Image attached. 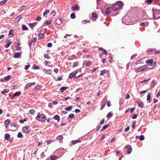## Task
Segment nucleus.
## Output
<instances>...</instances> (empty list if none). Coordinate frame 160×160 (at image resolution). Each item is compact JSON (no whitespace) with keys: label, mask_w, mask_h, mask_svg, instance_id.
<instances>
[{"label":"nucleus","mask_w":160,"mask_h":160,"mask_svg":"<svg viewBox=\"0 0 160 160\" xmlns=\"http://www.w3.org/2000/svg\"><path fill=\"white\" fill-rule=\"evenodd\" d=\"M22 29L23 30L27 31L28 30L27 26L24 24H23L22 26Z\"/></svg>","instance_id":"23"},{"label":"nucleus","mask_w":160,"mask_h":160,"mask_svg":"<svg viewBox=\"0 0 160 160\" xmlns=\"http://www.w3.org/2000/svg\"><path fill=\"white\" fill-rule=\"evenodd\" d=\"M10 123V121L8 119L6 120L5 122V125L6 128L7 127V126Z\"/></svg>","instance_id":"30"},{"label":"nucleus","mask_w":160,"mask_h":160,"mask_svg":"<svg viewBox=\"0 0 160 160\" xmlns=\"http://www.w3.org/2000/svg\"><path fill=\"white\" fill-rule=\"evenodd\" d=\"M139 138L140 141H142L144 140L145 138L144 136L143 135H140L139 137Z\"/></svg>","instance_id":"40"},{"label":"nucleus","mask_w":160,"mask_h":160,"mask_svg":"<svg viewBox=\"0 0 160 160\" xmlns=\"http://www.w3.org/2000/svg\"><path fill=\"white\" fill-rule=\"evenodd\" d=\"M108 126H109L108 124L102 127V128L101 130V131H103L105 130L108 127Z\"/></svg>","instance_id":"33"},{"label":"nucleus","mask_w":160,"mask_h":160,"mask_svg":"<svg viewBox=\"0 0 160 160\" xmlns=\"http://www.w3.org/2000/svg\"><path fill=\"white\" fill-rule=\"evenodd\" d=\"M17 137L18 138H22L23 135L21 132H19L17 135Z\"/></svg>","instance_id":"42"},{"label":"nucleus","mask_w":160,"mask_h":160,"mask_svg":"<svg viewBox=\"0 0 160 160\" xmlns=\"http://www.w3.org/2000/svg\"><path fill=\"white\" fill-rule=\"evenodd\" d=\"M49 12V11L48 9L46 10L43 13V16H44L45 15H47Z\"/></svg>","instance_id":"38"},{"label":"nucleus","mask_w":160,"mask_h":160,"mask_svg":"<svg viewBox=\"0 0 160 160\" xmlns=\"http://www.w3.org/2000/svg\"><path fill=\"white\" fill-rule=\"evenodd\" d=\"M11 78V76L10 75H8L7 76L4 77V79L6 81H8Z\"/></svg>","instance_id":"37"},{"label":"nucleus","mask_w":160,"mask_h":160,"mask_svg":"<svg viewBox=\"0 0 160 160\" xmlns=\"http://www.w3.org/2000/svg\"><path fill=\"white\" fill-rule=\"evenodd\" d=\"M53 119L54 120H57L58 122H59L60 120V117L58 115H55L53 117Z\"/></svg>","instance_id":"16"},{"label":"nucleus","mask_w":160,"mask_h":160,"mask_svg":"<svg viewBox=\"0 0 160 160\" xmlns=\"http://www.w3.org/2000/svg\"><path fill=\"white\" fill-rule=\"evenodd\" d=\"M91 64V62L90 61H88L86 63V65L87 66H89Z\"/></svg>","instance_id":"54"},{"label":"nucleus","mask_w":160,"mask_h":160,"mask_svg":"<svg viewBox=\"0 0 160 160\" xmlns=\"http://www.w3.org/2000/svg\"><path fill=\"white\" fill-rule=\"evenodd\" d=\"M97 17V15L96 12H93L92 13V17L93 18H96Z\"/></svg>","instance_id":"45"},{"label":"nucleus","mask_w":160,"mask_h":160,"mask_svg":"<svg viewBox=\"0 0 160 160\" xmlns=\"http://www.w3.org/2000/svg\"><path fill=\"white\" fill-rule=\"evenodd\" d=\"M126 149L128 152V154H130L132 151V148L131 146L129 145H127L125 147Z\"/></svg>","instance_id":"4"},{"label":"nucleus","mask_w":160,"mask_h":160,"mask_svg":"<svg viewBox=\"0 0 160 160\" xmlns=\"http://www.w3.org/2000/svg\"><path fill=\"white\" fill-rule=\"evenodd\" d=\"M9 89H5L3 91H2L1 92V93L2 94H4L5 93L8 92H9Z\"/></svg>","instance_id":"26"},{"label":"nucleus","mask_w":160,"mask_h":160,"mask_svg":"<svg viewBox=\"0 0 160 160\" xmlns=\"http://www.w3.org/2000/svg\"><path fill=\"white\" fill-rule=\"evenodd\" d=\"M7 0H3L1 1L0 2V6L1 5H3L4 4L7 2Z\"/></svg>","instance_id":"32"},{"label":"nucleus","mask_w":160,"mask_h":160,"mask_svg":"<svg viewBox=\"0 0 160 160\" xmlns=\"http://www.w3.org/2000/svg\"><path fill=\"white\" fill-rule=\"evenodd\" d=\"M22 53L20 52H19L15 53L14 56V57L15 58H18L21 55Z\"/></svg>","instance_id":"11"},{"label":"nucleus","mask_w":160,"mask_h":160,"mask_svg":"<svg viewBox=\"0 0 160 160\" xmlns=\"http://www.w3.org/2000/svg\"><path fill=\"white\" fill-rule=\"evenodd\" d=\"M37 23V22H34L33 23H30L29 24V26L32 28H32L33 27H34L36 25V24Z\"/></svg>","instance_id":"24"},{"label":"nucleus","mask_w":160,"mask_h":160,"mask_svg":"<svg viewBox=\"0 0 160 160\" xmlns=\"http://www.w3.org/2000/svg\"><path fill=\"white\" fill-rule=\"evenodd\" d=\"M111 102H109V101H108L107 102V105L108 107H110L111 106Z\"/></svg>","instance_id":"64"},{"label":"nucleus","mask_w":160,"mask_h":160,"mask_svg":"<svg viewBox=\"0 0 160 160\" xmlns=\"http://www.w3.org/2000/svg\"><path fill=\"white\" fill-rule=\"evenodd\" d=\"M149 24V23L148 22H142L140 23V25L142 26H147Z\"/></svg>","instance_id":"13"},{"label":"nucleus","mask_w":160,"mask_h":160,"mask_svg":"<svg viewBox=\"0 0 160 160\" xmlns=\"http://www.w3.org/2000/svg\"><path fill=\"white\" fill-rule=\"evenodd\" d=\"M73 77H74V76L73 75V74H72V73H71L69 76V78H71Z\"/></svg>","instance_id":"57"},{"label":"nucleus","mask_w":160,"mask_h":160,"mask_svg":"<svg viewBox=\"0 0 160 160\" xmlns=\"http://www.w3.org/2000/svg\"><path fill=\"white\" fill-rule=\"evenodd\" d=\"M130 98V95H129V94L128 93H127V94L125 98L126 99H128L129 98Z\"/></svg>","instance_id":"61"},{"label":"nucleus","mask_w":160,"mask_h":160,"mask_svg":"<svg viewBox=\"0 0 160 160\" xmlns=\"http://www.w3.org/2000/svg\"><path fill=\"white\" fill-rule=\"evenodd\" d=\"M71 9L72 11H78L80 9V8L78 5L76 4L75 6L72 7Z\"/></svg>","instance_id":"6"},{"label":"nucleus","mask_w":160,"mask_h":160,"mask_svg":"<svg viewBox=\"0 0 160 160\" xmlns=\"http://www.w3.org/2000/svg\"><path fill=\"white\" fill-rule=\"evenodd\" d=\"M151 94L150 93H148L147 96V100L148 101H149L151 98Z\"/></svg>","instance_id":"31"},{"label":"nucleus","mask_w":160,"mask_h":160,"mask_svg":"<svg viewBox=\"0 0 160 160\" xmlns=\"http://www.w3.org/2000/svg\"><path fill=\"white\" fill-rule=\"evenodd\" d=\"M70 17L72 19H74L76 17L75 14L74 13H72L71 14Z\"/></svg>","instance_id":"41"},{"label":"nucleus","mask_w":160,"mask_h":160,"mask_svg":"<svg viewBox=\"0 0 160 160\" xmlns=\"http://www.w3.org/2000/svg\"><path fill=\"white\" fill-rule=\"evenodd\" d=\"M68 87H63L60 88V90H61V91L62 92H63L64 90H65L67 89H68Z\"/></svg>","instance_id":"22"},{"label":"nucleus","mask_w":160,"mask_h":160,"mask_svg":"<svg viewBox=\"0 0 160 160\" xmlns=\"http://www.w3.org/2000/svg\"><path fill=\"white\" fill-rule=\"evenodd\" d=\"M57 159V157L56 156H50V160H56Z\"/></svg>","instance_id":"28"},{"label":"nucleus","mask_w":160,"mask_h":160,"mask_svg":"<svg viewBox=\"0 0 160 160\" xmlns=\"http://www.w3.org/2000/svg\"><path fill=\"white\" fill-rule=\"evenodd\" d=\"M44 37V35L43 33H40L38 35V37L40 39H42Z\"/></svg>","instance_id":"43"},{"label":"nucleus","mask_w":160,"mask_h":160,"mask_svg":"<svg viewBox=\"0 0 160 160\" xmlns=\"http://www.w3.org/2000/svg\"><path fill=\"white\" fill-rule=\"evenodd\" d=\"M104 121H105L104 119H103V118L102 119V120L100 122V124H103L104 123Z\"/></svg>","instance_id":"63"},{"label":"nucleus","mask_w":160,"mask_h":160,"mask_svg":"<svg viewBox=\"0 0 160 160\" xmlns=\"http://www.w3.org/2000/svg\"><path fill=\"white\" fill-rule=\"evenodd\" d=\"M138 116V115L137 114H135L132 117V118L133 119H136L137 118Z\"/></svg>","instance_id":"59"},{"label":"nucleus","mask_w":160,"mask_h":160,"mask_svg":"<svg viewBox=\"0 0 160 160\" xmlns=\"http://www.w3.org/2000/svg\"><path fill=\"white\" fill-rule=\"evenodd\" d=\"M51 70V69H50V70H47L46 69H44L43 70V71H44V72H45V73H47L48 74H50V71Z\"/></svg>","instance_id":"35"},{"label":"nucleus","mask_w":160,"mask_h":160,"mask_svg":"<svg viewBox=\"0 0 160 160\" xmlns=\"http://www.w3.org/2000/svg\"><path fill=\"white\" fill-rule=\"evenodd\" d=\"M78 73V71H76L74 73V74H73V75L74 77L75 78H78L79 77V76H80V75H79L78 76H77V77H76V74Z\"/></svg>","instance_id":"52"},{"label":"nucleus","mask_w":160,"mask_h":160,"mask_svg":"<svg viewBox=\"0 0 160 160\" xmlns=\"http://www.w3.org/2000/svg\"><path fill=\"white\" fill-rule=\"evenodd\" d=\"M12 43V42H8L7 44H6L5 46V47L6 48H8L9 47L10 45Z\"/></svg>","instance_id":"50"},{"label":"nucleus","mask_w":160,"mask_h":160,"mask_svg":"<svg viewBox=\"0 0 160 160\" xmlns=\"http://www.w3.org/2000/svg\"><path fill=\"white\" fill-rule=\"evenodd\" d=\"M113 115V113H111V112H109L108 114L107 115V117L108 118V119H109L110 118L109 117H112Z\"/></svg>","instance_id":"36"},{"label":"nucleus","mask_w":160,"mask_h":160,"mask_svg":"<svg viewBox=\"0 0 160 160\" xmlns=\"http://www.w3.org/2000/svg\"><path fill=\"white\" fill-rule=\"evenodd\" d=\"M111 8L109 7H107L106 8L105 11V14L107 15H108L109 14L111 13L110 10Z\"/></svg>","instance_id":"7"},{"label":"nucleus","mask_w":160,"mask_h":160,"mask_svg":"<svg viewBox=\"0 0 160 160\" xmlns=\"http://www.w3.org/2000/svg\"><path fill=\"white\" fill-rule=\"evenodd\" d=\"M10 137V135L9 134L6 133L5 135L4 138L6 140H8Z\"/></svg>","instance_id":"21"},{"label":"nucleus","mask_w":160,"mask_h":160,"mask_svg":"<svg viewBox=\"0 0 160 160\" xmlns=\"http://www.w3.org/2000/svg\"><path fill=\"white\" fill-rule=\"evenodd\" d=\"M41 19V18L39 16L37 17L36 19V21H39Z\"/></svg>","instance_id":"58"},{"label":"nucleus","mask_w":160,"mask_h":160,"mask_svg":"<svg viewBox=\"0 0 160 160\" xmlns=\"http://www.w3.org/2000/svg\"><path fill=\"white\" fill-rule=\"evenodd\" d=\"M37 38H34L32 40H31L30 41L28 45L29 46H31L32 45V42H35L36 41Z\"/></svg>","instance_id":"12"},{"label":"nucleus","mask_w":160,"mask_h":160,"mask_svg":"<svg viewBox=\"0 0 160 160\" xmlns=\"http://www.w3.org/2000/svg\"><path fill=\"white\" fill-rule=\"evenodd\" d=\"M80 142V141L79 140L72 141V144L74 145L77 143L79 142Z\"/></svg>","instance_id":"39"},{"label":"nucleus","mask_w":160,"mask_h":160,"mask_svg":"<svg viewBox=\"0 0 160 160\" xmlns=\"http://www.w3.org/2000/svg\"><path fill=\"white\" fill-rule=\"evenodd\" d=\"M30 65L29 64L26 65L24 68L26 70H28V68L30 67Z\"/></svg>","instance_id":"56"},{"label":"nucleus","mask_w":160,"mask_h":160,"mask_svg":"<svg viewBox=\"0 0 160 160\" xmlns=\"http://www.w3.org/2000/svg\"><path fill=\"white\" fill-rule=\"evenodd\" d=\"M156 85L155 80H153L151 83V88H153Z\"/></svg>","instance_id":"19"},{"label":"nucleus","mask_w":160,"mask_h":160,"mask_svg":"<svg viewBox=\"0 0 160 160\" xmlns=\"http://www.w3.org/2000/svg\"><path fill=\"white\" fill-rule=\"evenodd\" d=\"M44 56L45 58L47 59H50V57L47 54H45L44 55Z\"/></svg>","instance_id":"51"},{"label":"nucleus","mask_w":160,"mask_h":160,"mask_svg":"<svg viewBox=\"0 0 160 160\" xmlns=\"http://www.w3.org/2000/svg\"><path fill=\"white\" fill-rule=\"evenodd\" d=\"M13 31L12 29H11L9 32L8 36L9 38H11L13 35Z\"/></svg>","instance_id":"18"},{"label":"nucleus","mask_w":160,"mask_h":160,"mask_svg":"<svg viewBox=\"0 0 160 160\" xmlns=\"http://www.w3.org/2000/svg\"><path fill=\"white\" fill-rule=\"evenodd\" d=\"M74 115L73 114H69L68 118L72 119L74 117Z\"/></svg>","instance_id":"46"},{"label":"nucleus","mask_w":160,"mask_h":160,"mask_svg":"<svg viewBox=\"0 0 160 160\" xmlns=\"http://www.w3.org/2000/svg\"><path fill=\"white\" fill-rule=\"evenodd\" d=\"M147 67V66L146 65L142 66L141 67L139 68L136 69L135 70V71L137 72H142L144 70H146L145 68Z\"/></svg>","instance_id":"3"},{"label":"nucleus","mask_w":160,"mask_h":160,"mask_svg":"<svg viewBox=\"0 0 160 160\" xmlns=\"http://www.w3.org/2000/svg\"><path fill=\"white\" fill-rule=\"evenodd\" d=\"M35 111L34 110V109H31L29 111V113L32 114H34L35 113Z\"/></svg>","instance_id":"47"},{"label":"nucleus","mask_w":160,"mask_h":160,"mask_svg":"<svg viewBox=\"0 0 160 160\" xmlns=\"http://www.w3.org/2000/svg\"><path fill=\"white\" fill-rule=\"evenodd\" d=\"M56 12L54 11H52V12L51 13V14L52 16H55V15H56Z\"/></svg>","instance_id":"53"},{"label":"nucleus","mask_w":160,"mask_h":160,"mask_svg":"<svg viewBox=\"0 0 160 160\" xmlns=\"http://www.w3.org/2000/svg\"><path fill=\"white\" fill-rule=\"evenodd\" d=\"M102 54L107 55V53L106 50L104 49V50L102 51Z\"/></svg>","instance_id":"60"},{"label":"nucleus","mask_w":160,"mask_h":160,"mask_svg":"<svg viewBox=\"0 0 160 160\" xmlns=\"http://www.w3.org/2000/svg\"><path fill=\"white\" fill-rule=\"evenodd\" d=\"M118 9V8H117L116 6L115 5V4L113 5L112 6V8H111V9L112 10H117Z\"/></svg>","instance_id":"20"},{"label":"nucleus","mask_w":160,"mask_h":160,"mask_svg":"<svg viewBox=\"0 0 160 160\" xmlns=\"http://www.w3.org/2000/svg\"><path fill=\"white\" fill-rule=\"evenodd\" d=\"M35 84V82H32V83H27L25 86V88H26V89H27L29 87H31L32 86H34Z\"/></svg>","instance_id":"8"},{"label":"nucleus","mask_w":160,"mask_h":160,"mask_svg":"<svg viewBox=\"0 0 160 160\" xmlns=\"http://www.w3.org/2000/svg\"><path fill=\"white\" fill-rule=\"evenodd\" d=\"M138 106L141 108H143L144 106V104L143 102L138 100L137 101Z\"/></svg>","instance_id":"10"},{"label":"nucleus","mask_w":160,"mask_h":160,"mask_svg":"<svg viewBox=\"0 0 160 160\" xmlns=\"http://www.w3.org/2000/svg\"><path fill=\"white\" fill-rule=\"evenodd\" d=\"M72 108V106H70L66 108L65 109L67 111H70Z\"/></svg>","instance_id":"29"},{"label":"nucleus","mask_w":160,"mask_h":160,"mask_svg":"<svg viewBox=\"0 0 160 160\" xmlns=\"http://www.w3.org/2000/svg\"><path fill=\"white\" fill-rule=\"evenodd\" d=\"M62 19L59 18H58L56 20V22L58 25H60L61 24V23H62Z\"/></svg>","instance_id":"15"},{"label":"nucleus","mask_w":160,"mask_h":160,"mask_svg":"<svg viewBox=\"0 0 160 160\" xmlns=\"http://www.w3.org/2000/svg\"><path fill=\"white\" fill-rule=\"evenodd\" d=\"M123 5V2L121 1H119L115 4V5L116 6L117 8H118V9L120 8Z\"/></svg>","instance_id":"5"},{"label":"nucleus","mask_w":160,"mask_h":160,"mask_svg":"<svg viewBox=\"0 0 160 160\" xmlns=\"http://www.w3.org/2000/svg\"><path fill=\"white\" fill-rule=\"evenodd\" d=\"M52 22L50 20H48L45 22L46 24L47 25H49Z\"/></svg>","instance_id":"48"},{"label":"nucleus","mask_w":160,"mask_h":160,"mask_svg":"<svg viewBox=\"0 0 160 160\" xmlns=\"http://www.w3.org/2000/svg\"><path fill=\"white\" fill-rule=\"evenodd\" d=\"M78 62H74L73 64V65H72V67L73 68H74V67L77 66L78 65Z\"/></svg>","instance_id":"49"},{"label":"nucleus","mask_w":160,"mask_h":160,"mask_svg":"<svg viewBox=\"0 0 160 160\" xmlns=\"http://www.w3.org/2000/svg\"><path fill=\"white\" fill-rule=\"evenodd\" d=\"M16 49L17 51H20L21 50L19 46L16 47Z\"/></svg>","instance_id":"62"},{"label":"nucleus","mask_w":160,"mask_h":160,"mask_svg":"<svg viewBox=\"0 0 160 160\" xmlns=\"http://www.w3.org/2000/svg\"><path fill=\"white\" fill-rule=\"evenodd\" d=\"M107 72V71L106 70H103L101 71V72L100 73V76H102L103 74H105Z\"/></svg>","instance_id":"25"},{"label":"nucleus","mask_w":160,"mask_h":160,"mask_svg":"<svg viewBox=\"0 0 160 160\" xmlns=\"http://www.w3.org/2000/svg\"><path fill=\"white\" fill-rule=\"evenodd\" d=\"M153 60L152 59H148L146 61V62L148 64L152 65V64Z\"/></svg>","instance_id":"14"},{"label":"nucleus","mask_w":160,"mask_h":160,"mask_svg":"<svg viewBox=\"0 0 160 160\" xmlns=\"http://www.w3.org/2000/svg\"><path fill=\"white\" fill-rule=\"evenodd\" d=\"M90 20H83L82 21V23L83 24H85L87 22H90Z\"/></svg>","instance_id":"44"},{"label":"nucleus","mask_w":160,"mask_h":160,"mask_svg":"<svg viewBox=\"0 0 160 160\" xmlns=\"http://www.w3.org/2000/svg\"><path fill=\"white\" fill-rule=\"evenodd\" d=\"M36 119L39 121L44 122L46 121V117L43 114H38Z\"/></svg>","instance_id":"1"},{"label":"nucleus","mask_w":160,"mask_h":160,"mask_svg":"<svg viewBox=\"0 0 160 160\" xmlns=\"http://www.w3.org/2000/svg\"><path fill=\"white\" fill-rule=\"evenodd\" d=\"M29 128V126H27L23 127L22 128V131L24 133H27L28 132V129Z\"/></svg>","instance_id":"9"},{"label":"nucleus","mask_w":160,"mask_h":160,"mask_svg":"<svg viewBox=\"0 0 160 160\" xmlns=\"http://www.w3.org/2000/svg\"><path fill=\"white\" fill-rule=\"evenodd\" d=\"M21 94V92H16L12 96V98H14L16 96H19Z\"/></svg>","instance_id":"17"},{"label":"nucleus","mask_w":160,"mask_h":160,"mask_svg":"<svg viewBox=\"0 0 160 160\" xmlns=\"http://www.w3.org/2000/svg\"><path fill=\"white\" fill-rule=\"evenodd\" d=\"M25 8V6L23 5L19 9H18V11L20 12H21Z\"/></svg>","instance_id":"27"},{"label":"nucleus","mask_w":160,"mask_h":160,"mask_svg":"<svg viewBox=\"0 0 160 160\" xmlns=\"http://www.w3.org/2000/svg\"><path fill=\"white\" fill-rule=\"evenodd\" d=\"M153 14L154 18L156 19L160 18V10L156 9H153Z\"/></svg>","instance_id":"2"},{"label":"nucleus","mask_w":160,"mask_h":160,"mask_svg":"<svg viewBox=\"0 0 160 160\" xmlns=\"http://www.w3.org/2000/svg\"><path fill=\"white\" fill-rule=\"evenodd\" d=\"M57 139L59 141H61L63 139V137L61 135H59L57 137Z\"/></svg>","instance_id":"34"},{"label":"nucleus","mask_w":160,"mask_h":160,"mask_svg":"<svg viewBox=\"0 0 160 160\" xmlns=\"http://www.w3.org/2000/svg\"><path fill=\"white\" fill-rule=\"evenodd\" d=\"M76 56L75 55H72L69 57V59L71 60H72L73 59L75 58Z\"/></svg>","instance_id":"55"}]
</instances>
